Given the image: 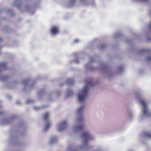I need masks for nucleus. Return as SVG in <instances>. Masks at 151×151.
Masks as SVG:
<instances>
[{"mask_svg":"<svg viewBox=\"0 0 151 151\" xmlns=\"http://www.w3.org/2000/svg\"><path fill=\"white\" fill-rule=\"evenodd\" d=\"M93 85V80L88 78L86 81V85L81 89L77 95L78 102L81 104V106L77 109L76 112V121L81 122L83 120V111L85 105L83 103L87 96L90 87Z\"/></svg>","mask_w":151,"mask_h":151,"instance_id":"obj_1","label":"nucleus"},{"mask_svg":"<svg viewBox=\"0 0 151 151\" xmlns=\"http://www.w3.org/2000/svg\"><path fill=\"white\" fill-rule=\"evenodd\" d=\"M80 137L83 139L82 145L76 147L73 145H69L68 146L67 151H79L81 150H86L89 149V147L88 145V142L93 139V137L89 133L87 132H82L81 134Z\"/></svg>","mask_w":151,"mask_h":151,"instance_id":"obj_2","label":"nucleus"},{"mask_svg":"<svg viewBox=\"0 0 151 151\" xmlns=\"http://www.w3.org/2000/svg\"><path fill=\"white\" fill-rule=\"evenodd\" d=\"M140 104L141 105L142 114L140 118L143 119L147 117L151 116V111L147 106L145 101L143 100H140Z\"/></svg>","mask_w":151,"mask_h":151,"instance_id":"obj_3","label":"nucleus"},{"mask_svg":"<svg viewBox=\"0 0 151 151\" xmlns=\"http://www.w3.org/2000/svg\"><path fill=\"white\" fill-rule=\"evenodd\" d=\"M22 1L23 0H16L12 3V5L20 11H29L30 7L27 6H24L22 4Z\"/></svg>","mask_w":151,"mask_h":151,"instance_id":"obj_4","label":"nucleus"},{"mask_svg":"<svg viewBox=\"0 0 151 151\" xmlns=\"http://www.w3.org/2000/svg\"><path fill=\"white\" fill-rule=\"evenodd\" d=\"M49 116V113L47 112L43 116V119L46 122V124L43 129V130L45 132H46L48 130L49 127L51 124V121L48 119Z\"/></svg>","mask_w":151,"mask_h":151,"instance_id":"obj_5","label":"nucleus"},{"mask_svg":"<svg viewBox=\"0 0 151 151\" xmlns=\"http://www.w3.org/2000/svg\"><path fill=\"white\" fill-rule=\"evenodd\" d=\"M99 68L101 70L105 72V74L107 75L108 77H111V74L108 66L105 65L103 62H100L99 63Z\"/></svg>","mask_w":151,"mask_h":151,"instance_id":"obj_6","label":"nucleus"},{"mask_svg":"<svg viewBox=\"0 0 151 151\" xmlns=\"http://www.w3.org/2000/svg\"><path fill=\"white\" fill-rule=\"evenodd\" d=\"M34 81L30 79H27L23 80L22 82V83L24 85V89L25 90L26 89H29L32 88L34 86V84H33L32 85L29 86L28 84L30 83H33Z\"/></svg>","mask_w":151,"mask_h":151,"instance_id":"obj_7","label":"nucleus"},{"mask_svg":"<svg viewBox=\"0 0 151 151\" xmlns=\"http://www.w3.org/2000/svg\"><path fill=\"white\" fill-rule=\"evenodd\" d=\"M68 126V122L66 121L61 122L58 124L57 126V130L59 132H62Z\"/></svg>","mask_w":151,"mask_h":151,"instance_id":"obj_8","label":"nucleus"},{"mask_svg":"<svg viewBox=\"0 0 151 151\" xmlns=\"http://www.w3.org/2000/svg\"><path fill=\"white\" fill-rule=\"evenodd\" d=\"M17 116L15 115H12L9 119H5L1 122V124L2 125L8 124L11 122L13 120L17 118Z\"/></svg>","mask_w":151,"mask_h":151,"instance_id":"obj_9","label":"nucleus"},{"mask_svg":"<svg viewBox=\"0 0 151 151\" xmlns=\"http://www.w3.org/2000/svg\"><path fill=\"white\" fill-rule=\"evenodd\" d=\"M93 58L92 57H89L88 63L85 65L86 68L89 71H92L95 70L94 68L91 66V63L93 61Z\"/></svg>","mask_w":151,"mask_h":151,"instance_id":"obj_10","label":"nucleus"},{"mask_svg":"<svg viewBox=\"0 0 151 151\" xmlns=\"http://www.w3.org/2000/svg\"><path fill=\"white\" fill-rule=\"evenodd\" d=\"M11 142L13 143L18 145H20L21 144L19 143V142L17 136V134H15L12 135L10 137Z\"/></svg>","mask_w":151,"mask_h":151,"instance_id":"obj_11","label":"nucleus"},{"mask_svg":"<svg viewBox=\"0 0 151 151\" xmlns=\"http://www.w3.org/2000/svg\"><path fill=\"white\" fill-rule=\"evenodd\" d=\"M59 138L56 136H53L51 137L49 141L48 144L49 146H51L55 143L58 141Z\"/></svg>","mask_w":151,"mask_h":151,"instance_id":"obj_12","label":"nucleus"},{"mask_svg":"<svg viewBox=\"0 0 151 151\" xmlns=\"http://www.w3.org/2000/svg\"><path fill=\"white\" fill-rule=\"evenodd\" d=\"M7 65V63L6 62L0 63V75L4 71L8 70Z\"/></svg>","mask_w":151,"mask_h":151,"instance_id":"obj_13","label":"nucleus"},{"mask_svg":"<svg viewBox=\"0 0 151 151\" xmlns=\"http://www.w3.org/2000/svg\"><path fill=\"white\" fill-rule=\"evenodd\" d=\"M84 125L83 124L77 125L73 127V130L75 132H78L83 130Z\"/></svg>","mask_w":151,"mask_h":151,"instance_id":"obj_14","label":"nucleus"},{"mask_svg":"<svg viewBox=\"0 0 151 151\" xmlns=\"http://www.w3.org/2000/svg\"><path fill=\"white\" fill-rule=\"evenodd\" d=\"M18 83L16 81H14L9 83L7 85V87L10 89H12L13 88V86L15 84Z\"/></svg>","mask_w":151,"mask_h":151,"instance_id":"obj_15","label":"nucleus"},{"mask_svg":"<svg viewBox=\"0 0 151 151\" xmlns=\"http://www.w3.org/2000/svg\"><path fill=\"white\" fill-rule=\"evenodd\" d=\"M142 136L151 139V133L148 132L143 133L142 134Z\"/></svg>","mask_w":151,"mask_h":151,"instance_id":"obj_16","label":"nucleus"},{"mask_svg":"<svg viewBox=\"0 0 151 151\" xmlns=\"http://www.w3.org/2000/svg\"><path fill=\"white\" fill-rule=\"evenodd\" d=\"M9 77L6 76H0V80L3 82H6L8 79Z\"/></svg>","mask_w":151,"mask_h":151,"instance_id":"obj_17","label":"nucleus"},{"mask_svg":"<svg viewBox=\"0 0 151 151\" xmlns=\"http://www.w3.org/2000/svg\"><path fill=\"white\" fill-rule=\"evenodd\" d=\"M75 83V80L73 78H69L67 79L66 84L68 85H72Z\"/></svg>","mask_w":151,"mask_h":151,"instance_id":"obj_18","label":"nucleus"},{"mask_svg":"<svg viewBox=\"0 0 151 151\" xmlns=\"http://www.w3.org/2000/svg\"><path fill=\"white\" fill-rule=\"evenodd\" d=\"M58 29L56 27H53L51 29V32L53 35L56 34L58 32Z\"/></svg>","mask_w":151,"mask_h":151,"instance_id":"obj_19","label":"nucleus"},{"mask_svg":"<svg viewBox=\"0 0 151 151\" xmlns=\"http://www.w3.org/2000/svg\"><path fill=\"white\" fill-rule=\"evenodd\" d=\"M73 93V92L72 90L70 88H68L66 91V96L67 97L70 96H72Z\"/></svg>","mask_w":151,"mask_h":151,"instance_id":"obj_20","label":"nucleus"},{"mask_svg":"<svg viewBox=\"0 0 151 151\" xmlns=\"http://www.w3.org/2000/svg\"><path fill=\"white\" fill-rule=\"evenodd\" d=\"M139 52L140 54L145 52L150 53L151 52V50L149 49H142L140 50Z\"/></svg>","mask_w":151,"mask_h":151,"instance_id":"obj_21","label":"nucleus"},{"mask_svg":"<svg viewBox=\"0 0 151 151\" xmlns=\"http://www.w3.org/2000/svg\"><path fill=\"white\" fill-rule=\"evenodd\" d=\"M117 71L118 74H121L124 71V68L122 66H120L118 69Z\"/></svg>","mask_w":151,"mask_h":151,"instance_id":"obj_22","label":"nucleus"},{"mask_svg":"<svg viewBox=\"0 0 151 151\" xmlns=\"http://www.w3.org/2000/svg\"><path fill=\"white\" fill-rule=\"evenodd\" d=\"M76 2V0H69L68 2V6L69 7L72 6H74Z\"/></svg>","mask_w":151,"mask_h":151,"instance_id":"obj_23","label":"nucleus"},{"mask_svg":"<svg viewBox=\"0 0 151 151\" xmlns=\"http://www.w3.org/2000/svg\"><path fill=\"white\" fill-rule=\"evenodd\" d=\"M134 114L132 113H130L129 115V120L132 121L134 119Z\"/></svg>","mask_w":151,"mask_h":151,"instance_id":"obj_24","label":"nucleus"},{"mask_svg":"<svg viewBox=\"0 0 151 151\" xmlns=\"http://www.w3.org/2000/svg\"><path fill=\"white\" fill-rule=\"evenodd\" d=\"M107 45L105 44H102L98 46V47L99 49L103 50L105 49Z\"/></svg>","mask_w":151,"mask_h":151,"instance_id":"obj_25","label":"nucleus"},{"mask_svg":"<svg viewBox=\"0 0 151 151\" xmlns=\"http://www.w3.org/2000/svg\"><path fill=\"white\" fill-rule=\"evenodd\" d=\"M45 107H46V106H34L33 108L34 110L38 111L41 109L42 108H45Z\"/></svg>","mask_w":151,"mask_h":151,"instance_id":"obj_26","label":"nucleus"},{"mask_svg":"<svg viewBox=\"0 0 151 151\" xmlns=\"http://www.w3.org/2000/svg\"><path fill=\"white\" fill-rule=\"evenodd\" d=\"M122 34L120 32H117L114 35V37L115 38H117L121 37Z\"/></svg>","mask_w":151,"mask_h":151,"instance_id":"obj_27","label":"nucleus"},{"mask_svg":"<svg viewBox=\"0 0 151 151\" xmlns=\"http://www.w3.org/2000/svg\"><path fill=\"white\" fill-rule=\"evenodd\" d=\"M34 102V101L32 100L29 99L27 100L26 101V103L27 104H32Z\"/></svg>","mask_w":151,"mask_h":151,"instance_id":"obj_28","label":"nucleus"},{"mask_svg":"<svg viewBox=\"0 0 151 151\" xmlns=\"http://www.w3.org/2000/svg\"><path fill=\"white\" fill-rule=\"evenodd\" d=\"M44 93V91L43 90H40L38 91V94L39 96L42 95Z\"/></svg>","mask_w":151,"mask_h":151,"instance_id":"obj_29","label":"nucleus"},{"mask_svg":"<svg viewBox=\"0 0 151 151\" xmlns=\"http://www.w3.org/2000/svg\"><path fill=\"white\" fill-rule=\"evenodd\" d=\"M7 12L9 14L11 15L12 16L14 15L13 12L10 9H9L7 11Z\"/></svg>","mask_w":151,"mask_h":151,"instance_id":"obj_30","label":"nucleus"},{"mask_svg":"<svg viewBox=\"0 0 151 151\" xmlns=\"http://www.w3.org/2000/svg\"><path fill=\"white\" fill-rule=\"evenodd\" d=\"M87 0H80L81 3L84 5H86V2Z\"/></svg>","mask_w":151,"mask_h":151,"instance_id":"obj_31","label":"nucleus"},{"mask_svg":"<svg viewBox=\"0 0 151 151\" xmlns=\"http://www.w3.org/2000/svg\"><path fill=\"white\" fill-rule=\"evenodd\" d=\"M74 42L75 43H77L80 42V40L78 39H75L74 40Z\"/></svg>","mask_w":151,"mask_h":151,"instance_id":"obj_32","label":"nucleus"},{"mask_svg":"<svg viewBox=\"0 0 151 151\" xmlns=\"http://www.w3.org/2000/svg\"><path fill=\"white\" fill-rule=\"evenodd\" d=\"M147 60L148 61H151V56H149L147 59Z\"/></svg>","mask_w":151,"mask_h":151,"instance_id":"obj_33","label":"nucleus"},{"mask_svg":"<svg viewBox=\"0 0 151 151\" xmlns=\"http://www.w3.org/2000/svg\"><path fill=\"white\" fill-rule=\"evenodd\" d=\"M150 14H151V9L150 11ZM148 28L151 31V22L149 24L148 26Z\"/></svg>","mask_w":151,"mask_h":151,"instance_id":"obj_34","label":"nucleus"},{"mask_svg":"<svg viewBox=\"0 0 151 151\" xmlns=\"http://www.w3.org/2000/svg\"><path fill=\"white\" fill-rule=\"evenodd\" d=\"M7 98L9 100H11L12 99V97L11 96L7 95L6 96Z\"/></svg>","mask_w":151,"mask_h":151,"instance_id":"obj_35","label":"nucleus"},{"mask_svg":"<svg viewBox=\"0 0 151 151\" xmlns=\"http://www.w3.org/2000/svg\"><path fill=\"white\" fill-rule=\"evenodd\" d=\"M74 63L76 64H78L79 63V62L78 61V59H76L74 61Z\"/></svg>","mask_w":151,"mask_h":151,"instance_id":"obj_36","label":"nucleus"},{"mask_svg":"<svg viewBox=\"0 0 151 151\" xmlns=\"http://www.w3.org/2000/svg\"><path fill=\"white\" fill-rule=\"evenodd\" d=\"M55 93L56 95V96H59V94H60V92L59 91H57Z\"/></svg>","mask_w":151,"mask_h":151,"instance_id":"obj_37","label":"nucleus"},{"mask_svg":"<svg viewBox=\"0 0 151 151\" xmlns=\"http://www.w3.org/2000/svg\"><path fill=\"white\" fill-rule=\"evenodd\" d=\"M147 38L148 41H150L151 40V37H149L147 35Z\"/></svg>","mask_w":151,"mask_h":151,"instance_id":"obj_38","label":"nucleus"},{"mask_svg":"<svg viewBox=\"0 0 151 151\" xmlns=\"http://www.w3.org/2000/svg\"><path fill=\"white\" fill-rule=\"evenodd\" d=\"M4 111H0V116L4 114Z\"/></svg>","mask_w":151,"mask_h":151,"instance_id":"obj_39","label":"nucleus"},{"mask_svg":"<svg viewBox=\"0 0 151 151\" xmlns=\"http://www.w3.org/2000/svg\"><path fill=\"white\" fill-rule=\"evenodd\" d=\"M48 96L50 98H49V100H51V95L50 94H48Z\"/></svg>","mask_w":151,"mask_h":151,"instance_id":"obj_40","label":"nucleus"},{"mask_svg":"<svg viewBox=\"0 0 151 151\" xmlns=\"http://www.w3.org/2000/svg\"><path fill=\"white\" fill-rule=\"evenodd\" d=\"M8 29V27H6L4 28V30H5L6 31H8V30H7Z\"/></svg>","mask_w":151,"mask_h":151,"instance_id":"obj_41","label":"nucleus"},{"mask_svg":"<svg viewBox=\"0 0 151 151\" xmlns=\"http://www.w3.org/2000/svg\"><path fill=\"white\" fill-rule=\"evenodd\" d=\"M16 103L17 104H19L20 103V102L19 101H17L16 102Z\"/></svg>","mask_w":151,"mask_h":151,"instance_id":"obj_42","label":"nucleus"},{"mask_svg":"<svg viewBox=\"0 0 151 151\" xmlns=\"http://www.w3.org/2000/svg\"><path fill=\"white\" fill-rule=\"evenodd\" d=\"M2 38L1 37H0V42L1 41H2Z\"/></svg>","mask_w":151,"mask_h":151,"instance_id":"obj_43","label":"nucleus"},{"mask_svg":"<svg viewBox=\"0 0 151 151\" xmlns=\"http://www.w3.org/2000/svg\"><path fill=\"white\" fill-rule=\"evenodd\" d=\"M23 125V123L22 122L21 124L20 125L19 127H22V126Z\"/></svg>","mask_w":151,"mask_h":151,"instance_id":"obj_44","label":"nucleus"},{"mask_svg":"<svg viewBox=\"0 0 151 151\" xmlns=\"http://www.w3.org/2000/svg\"><path fill=\"white\" fill-rule=\"evenodd\" d=\"M63 85V83H61L60 84V86H62Z\"/></svg>","mask_w":151,"mask_h":151,"instance_id":"obj_45","label":"nucleus"},{"mask_svg":"<svg viewBox=\"0 0 151 151\" xmlns=\"http://www.w3.org/2000/svg\"><path fill=\"white\" fill-rule=\"evenodd\" d=\"M73 55H77V54L76 53H74L73 54Z\"/></svg>","mask_w":151,"mask_h":151,"instance_id":"obj_46","label":"nucleus"},{"mask_svg":"<svg viewBox=\"0 0 151 151\" xmlns=\"http://www.w3.org/2000/svg\"><path fill=\"white\" fill-rule=\"evenodd\" d=\"M2 107V106L0 105V108H1Z\"/></svg>","mask_w":151,"mask_h":151,"instance_id":"obj_47","label":"nucleus"},{"mask_svg":"<svg viewBox=\"0 0 151 151\" xmlns=\"http://www.w3.org/2000/svg\"><path fill=\"white\" fill-rule=\"evenodd\" d=\"M1 102V101H0V102Z\"/></svg>","mask_w":151,"mask_h":151,"instance_id":"obj_48","label":"nucleus"}]
</instances>
